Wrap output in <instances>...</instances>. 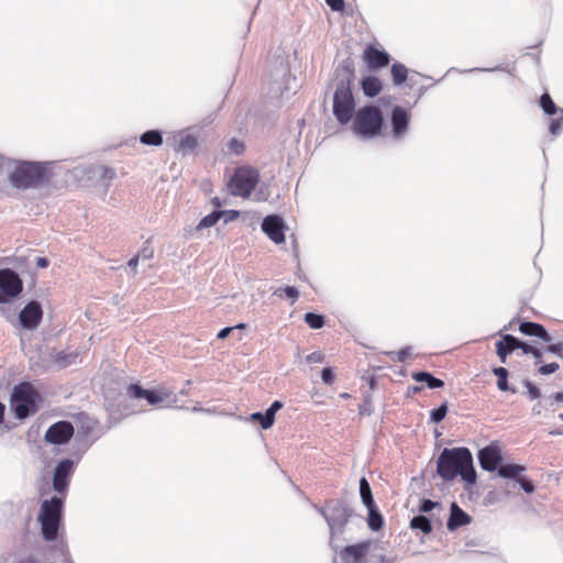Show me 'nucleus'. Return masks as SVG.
<instances>
[{
	"mask_svg": "<svg viewBox=\"0 0 563 563\" xmlns=\"http://www.w3.org/2000/svg\"><path fill=\"white\" fill-rule=\"evenodd\" d=\"M411 377L416 382L426 383L427 387L430 389L442 388L444 386L442 379L434 377L429 372H415Z\"/></svg>",
	"mask_w": 563,
	"mask_h": 563,
	"instance_id": "nucleus-23",
	"label": "nucleus"
},
{
	"mask_svg": "<svg viewBox=\"0 0 563 563\" xmlns=\"http://www.w3.org/2000/svg\"><path fill=\"white\" fill-rule=\"evenodd\" d=\"M553 398L558 402H563V393H556L553 395Z\"/></svg>",
	"mask_w": 563,
	"mask_h": 563,
	"instance_id": "nucleus-59",
	"label": "nucleus"
},
{
	"mask_svg": "<svg viewBox=\"0 0 563 563\" xmlns=\"http://www.w3.org/2000/svg\"><path fill=\"white\" fill-rule=\"evenodd\" d=\"M212 202H213V205H214V206H217V207H220V206H221V202L219 201V199H218V198H214V199L212 200Z\"/></svg>",
	"mask_w": 563,
	"mask_h": 563,
	"instance_id": "nucleus-63",
	"label": "nucleus"
},
{
	"mask_svg": "<svg viewBox=\"0 0 563 563\" xmlns=\"http://www.w3.org/2000/svg\"><path fill=\"white\" fill-rule=\"evenodd\" d=\"M563 121L561 120V117L559 119L552 120L550 123V133L553 136H556L562 129Z\"/></svg>",
	"mask_w": 563,
	"mask_h": 563,
	"instance_id": "nucleus-48",
	"label": "nucleus"
},
{
	"mask_svg": "<svg viewBox=\"0 0 563 563\" xmlns=\"http://www.w3.org/2000/svg\"><path fill=\"white\" fill-rule=\"evenodd\" d=\"M321 378H322V382L325 384V385H331L334 380V374H333V371L332 368L330 367H324L322 371H321Z\"/></svg>",
	"mask_w": 563,
	"mask_h": 563,
	"instance_id": "nucleus-45",
	"label": "nucleus"
},
{
	"mask_svg": "<svg viewBox=\"0 0 563 563\" xmlns=\"http://www.w3.org/2000/svg\"><path fill=\"white\" fill-rule=\"evenodd\" d=\"M319 511L329 525L331 533V545L336 549V545H334V540L336 536L343 533L345 525L349 522L353 515V510L344 501L332 500L327 504L325 508H322Z\"/></svg>",
	"mask_w": 563,
	"mask_h": 563,
	"instance_id": "nucleus-7",
	"label": "nucleus"
},
{
	"mask_svg": "<svg viewBox=\"0 0 563 563\" xmlns=\"http://www.w3.org/2000/svg\"><path fill=\"white\" fill-rule=\"evenodd\" d=\"M235 328H236V329H244V328H245V324H244V323H239Z\"/></svg>",
	"mask_w": 563,
	"mask_h": 563,
	"instance_id": "nucleus-64",
	"label": "nucleus"
},
{
	"mask_svg": "<svg viewBox=\"0 0 563 563\" xmlns=\"http://www.w3.org/2000/svg\"><path fill=\"white\" fill-rule=\"evenodd\" d=\"M477 459L484 471L495 472L503 461L501 450L497 444L492 443L478 451Z\"/></svg>",
	"mask_w": 563,
	"mask_h": 563,
	"instance_id": "nucleus-13",
	"label": "nucleus"
},
{
	"mask_svg": "<svg viewBox=\"0 0 563 563\" xmlns=\"http://www.w3.org/2000/svg\"><path fill=\"white\" fill-rule=\"evenodd\" d=\"M23 289L22 279L11 268L0 269V303H7L16 298Z\"/></svg>",
	"mask_w": 563,
	"mask_h": 563,
	"instance_id": "nucleus-9",
	"label": "nucleus"
},
{
	"mask_svg": "<svg viewBox=\"0 0 563 563\" xmlns=\"http://www.w3.org/2000/svg\"><path fill=\"white\" fill-rule=\"evenodd\" d=\"M128 394L130 397L135 399H146V401L152 406L159 405L166 400L169 402L176 401V396L170 393L144 389L136 384L129 386Z\"/></svg>",
	"mask_w": 563,
	"mask_h": 563,
	"instance_id": "nucleus-10",
	"label": "nucleus"
},
{
	"mask_svg": "<svg viewBox=\"0 0 563 563\" xmlns=\"http://www.w3.org/2000/svg\"><path fill=\"white\" fill-rule=\"evenodd\" d=\"M390 120L394 137L401 139L406 134L409 125V114L407 110L399 106L394 107Z\"/></svg>",
	"mask_w": 563,
	"mask_h": 563,
	"instance_id": "nucleus-17",
	"label": "nucleus"
},
{
	"mask_svg": "<svg viewBox=\"0 0 563 563\" xmlns=\"http://www.w3.org/2000/svg\"><path fill=\"white\" fill-rule=\"evenodd\" d=\"M472 518L456 503L451 505L450 517L446 527L450 531H454L460 527L466 526L471 522Z\"/></svg>",
	"mask_w": 563,
	"mask_h": 563,
	"instance_id": "nucleus-19",
	"label": "nucleus"
},
{
	"mask_svg": "<svg viewBox=\"0 0 563 563\" xmlns=\"http://www.w3.org/2000/svg\"><path fill=\"white\" fill-rule=\"evenodd\" d=\"M364 60L369 69L375 70L387 66L389 64L390 56L387 52L371 45L364 52Z\"/></svg>",
	"mask_w": 563,
	"mask_h": 563,
	"instance_id": "nucleus-18",
	"label": "nucleus"
},
{
	"mask_svg": "<svg viewBox=\"0 0 563 563\" xmlns=\"http://www.w3.org/2000/svg\"><path fill=\"white\" fill-rule=\"evenodd\" d=\"M493 373L497 377V387L500 391H511L512 394L517 393V389L510 387L508 384L509 372L506 367H495L493 368Z\"/></svg>",
	"mask_w": 563,
	"mask_h": 563,
	"instance_id": "nucleus-25",
	"label": "nucleus"
},
{
	"mask_svg": "<svg viewBox=\"0 0 563 563\" xmlns=\"http://www.w3.org/2000/svg\"><path fill=\"white\" fill-rule=\"evenodd\" d=\"M368 511L367 523L371 530L378 531L383 528L384 518L376 505L366 507Z\"/></svg>",
	"mask_w": 563,
	"mask_h": 563,
	"instance_id": "nucleus-26",
	"label": "nucleus"
},
{
	"mask_svg": "<svg viewBox=\"0 0 563 563\" xmlns=\"http://www.w3.org/2000/svg\"><path fill=\"white\" fill-rule=\"evenodd\" d=\"M369 547V541L346 545L340 551L339 559L342 563H365V556Z\"/></svg>",
	"mask_w": 563,
	"mask_h": 563,
	"instance_id": "nucleus-16",
	"label": "nucleus"
},
{
	"mask_svg": "<svg viewBox=\"0 0 563 563\" xmlns=\"http://www.w3.org/2000/svg\"><path fill=\"white\" fill-rule=\"evenodd\" d=\"M197 146V139L191 134H186L180 137L177 151L181 152L183 154H187L189 152H192Z\"/></svg>",
	"mask_w": 563,
	"mask_h": 563,
	"instance_id": "nucleus-32",
	"label": "nucleus"
},
{
	"mask_svg": "<svg viewBox=\"0 0 563 563\" xmlns=\"http://www.w3.org/2000/svg\"><path fill=\"white\" fill-rule=\"evenodd\" d=\"M559 367H560L559 364L555 362L549 363V364L542 365L539 368V373L542 375H550V374L555 373L559 369Z\"/></svg>",
	"mask_w": 563,
	"mask_h": 563,
	"instance_id": "nucleus-46",
	"label": "nucleus"
},
{
	"mask_svg": "<svg viewBox=\"0 0 563 563\" xmlns=\"http://www.w3.org/2000/svg\"><path fill=\"white\" fill-rule=\"evenodd\" d=\"M224 214L223 211H212L211 213H209L208 216L203 217L199 223L197 224V227L195 228V231L196 232H199L203 229H207V228H211L213 227L219 220L220 218Z\"/></svg>",
	"mask_w": 563,
	"mask_h": 563,
	"instance_id": "nucleus-29",
	"label": "nucleus"
},
{
	"mask_svg": "<svg viewBox=\"0 0 563 563\" xmlns=\"http://www.w3.org/2000/svg\"><path fill=\"white\" fill-rule=\"evenodd\" d=\"M440 504L437 501H433L431 499L423 498L419 506V511L422 514H427L432 511L435 507H439Z\"/></svg>",
	"mask_w": 563,
	"mask_h": 563,
	"instance_id": "nucleus-42",
	"label": "nucleus"
},
{
	"mask_svg": "<svg viewBox=\"0 0 563 563\" xmlns=\"http://www.w3.org/2000/svg\"><path fill=\"white\" fill-rule=\"evenodd\" d=\"M139 260H140V255H135L133 256L129 262H128V268L130 269V272L135 275L137 273V264H139Z\"/></svg>",
	"mask_w": 563,
	"mask_h": 563,
	"instance_id": "nucleus-51",
	"label": "nucleus"
},
{
	"mask_svg": "<svg viewBox=\"0 0 563 563\" xmlns=\"http://www.w3.org/2000/svg\"><path fill=\"white\" fill-rule=\"evenodd\" d=\"M540 107L542 108L544 113H547L549 115H553L558 112L560 113V110H561L556 107V104L552 100L551 96L547 92L540 97Z\"/></svg>",
	"mask_w": 563,
	"mask_h": 563,
	"instance_id": "nucleus-34",
	"label": "nucleus"
},
{
	"mask_svg": "<svg viewBox=\"0 0 563 563\" xmlns=\"http://www.w3.org/2000/svg\"><path fill=\"white\" fill-rule=\"evenodd\" d=\"M250 420L253 422L260 423L261 428L264 430H267L272 427V423H271L269 419H267V416L265 412H260V411L253 412L250 416Z\"/></svg>",
	"mask_w": 563,
	"mask_h": 563,
	"instance_id": "nucleus-39",
	"label": "nucleus"
},
{
	"mask_svg": "<svg viewBox=\"0 0 563 563\" xmlns=\"http://www.w3.org/2000/svg\"><path fill=\"white\" fill-rule=\"evenodd\" d=\"M274 295L278 296L279 298H284V297L290 298L291 301L295 302L299 297V291L297 290V288H295L292 286H286V287L277 288L274 291Z\"/></svg>",
	"mask_w": 563,
	"mask_h": 563,
	"instance_id": "nucleus-36",
	"label": "nucleus"
},
{
	"mask_svg": "<svg viewBox=\"0 0 563 563\" xmlns=\"http://www.w3.org/2000/svg\"><path fill=\"white\" fill-rule=\"evenodd\" d=\"M283 408V402L279 400L273 401V404L266 409L265 413L267 416V419H269L272 426L275 421V415L278 410Z\"/></svg>",
	"mask_w": 563,
	"mask_h": 563,
	"instance_id": "nucleus-41",
	"label": "nucleus"
},
{
	"mask_svg": "<svg viewBox=\"0 0 563 563\" xmlns=\"http://www.w3.org/2000/svg\"><path fill=\"white\" fill-rule=\"evenodd\" d=\"M517 483L520 485V487L527 493V494H532L536 489L533 483L529 479H527L526 477H518V481Z\"/></svg>",
	"mask_w": 563,
	"mask_h": 563,
	"instance_id": "nucleus-44",
	"label": "nucleus"
},
{
	"mask_svg": "<svg viewBox=\"0 0 563 563\" xmlns=\"http://www.w3.org/2000/svg\"><path fill=\"white\" fill-rule=\"evenodd\" d=\"M234 328L232 327H225L223 329H221L218 334H217V338L220 339V340H223L225 339L233 330Z\"/></svg>",
	"mask_w": 563,
	"mask_h": 563,
	"instance_id": "nucleus-56",
	"label": "nucleus"
},
{
	"mask_svg": "<svg viewBox=\"0 0 563 563\" xmlns=\"http://www.w3.org/2000/svg\"><path fill=\"white\" fill-rule=\"evenodd\" d=\"M390 71H391L393 81L396 86H399L406 81L407 75H408V69L405 65H402L400 63H394L391 65Z\"/></svg>",
	"mask_w": 563,
	"mask_h": 563,
	"instance_id": "nucleus-30",
	"label": "nucleus"
},
{
	"mask_svg": "<svg viewBox=\"0 0 563 563\" xmlns=\"http://www.w3.org/2000/svg\"><path fill=\"white\" fill-rule=\"evenodd\" d=\"M60 551H62V555L64 556V563H70V560L67 556V553H65L64 548H62Z\"/></svg>",
	"mask_w": 563,
	"mask_h": 563,
	"instance_id": "nucleus-61",
	"label": "nucleus"
},
{
	"mask_svg": "<svg viewBox=\"0 0 563 563\" xmlns=\"http://www.w3.org/2000/svg\"><path fill=\"white\" fill-rule=\"evenodd\" d=\"M383 125L380 110L375 106H365L355 113L352 131L356 136L369 140L382 134Z\"/></svg>",
	"mask_w": 563,
	"mask_h": 563,
	"instance_id": "nucleus-4",
	"label": "nucleus"
},
{
	"mask_svg": "<svg viewBox=\"0 0 563 563\" xmlns=\"http://www.w3.org/2000/svg\"><path fill=\"white\" fill-rule=\"evenodd\" d=\"M448 413V404L443 402L438 408L431 410L430 412V420L434 423L441 422Z\"/></svg>",
	"mask_w": 563,
	"mask_h": 563,
	"instance_id": "nucleus-38",
	"label": "nucleus"
},
{
	"mask_svg": "<svg viewBox=\"0 0 563 563\" xmlns=\"http://www.w3.org/2000/svg\"><path fill=\"white\" fill-rule=\"evenodd\" d=\"M64 503L60 497L54 496L41 504L38 521L44 540L54 541L57 539L63 517Z\"/></svg>",
	"mask_w": 563,
	"mask_h": 563,
	"instance_id": "nucleus-3",
	"label": "nucleus"
},
{
	"mask_svg": "<svg viewBox=\"0 0 563 563\" xmlns=\"http://www.w3.org/2000/svg\"><path fill=\"white\" fill-rule=\"evenodd\" d=\"M95 175L106 180V186L115 177V172L112 168H108L106 166H98L95 168Z\"/></svg>",
	"mask_w": 563,
	"mask_h": 563,
	"instance_id": "nucleus-37",
	"label": "nucleus"
},
{
	"mask_svg": "<svg viewBox=\"0 0 563 563\" xmlns=\"http://www.w3.org/2000/svg\"><path fill=\"white\" fill-rule=\"evenodd\" d=\"M305 321L311 329H320L324 325V317L314 312H307Z\"/></svg>",
	"mask_w": 563,
	"mask_h": 563,
	"instance_id": "nucleus-35",
	"label": "nucleus"
},
{
	"mask_svg": "<svg viewBox=\"0 0 563 563\" xmlns=\"http://www.w3.org/2000/svg\"><path fill=\"white\" fill-rule=\"evenodd\" d=\"M243 147V144L236 139H231L229 142V148L236 154L241 153Z\"/></svg>",
	"mask_w": 563,
	"mask_h": 563,
	"instance_id": "nucleus-50",
	"label": "nucleus"
},
{
	"mask_svg": "<svg viewBox=\"0 0 563 563\" xmlns=\"http://www.w3.org/2000/svg\"><path fill=\"white\" fill-rule=\"evenodd\" d=\"M46 176V167L35 162H19L9 174L10 184L16 189H27L38 186Z\"/></svg>",
	"mask_w": 563,
	"mask_h": 563,
	"instance_id": "nucleus-6",
	"label": "nucleus"
},
{
	"mask_svg": "<svg viewBox=\"0 0 563 563\" xmlns=\"http://www.w3.org/2000/svg\"><path fill=\"white\" fill-rule=\"evenodd\" d=\"M4 410H5V406L2 402H0V424L3 421Z\"/></svg>",
	"mask_w": 563,
	"mask_h": 563,
	"instance_id": "nucleus-58",
	"label": "nucleus"
},
{
	"mask_svg": "<svg viewBox=\"0 0 563 563\" xmlns=\"http://www.w3.org/2000/svg\"><path fill=\"white\" fill-rule=\"evenodd\" d=\"M324 361V355L321 352H312L306 357V362L308 364H317L322 363Z\"/></svg>",
	"mask_w": 563,
	"mask_h": 563,
	"instance_id": "nucleus-47",
	"label": "nucleus"
},
{
	"mask_svg": "<svg viewBox=\"0 0 563 563\" xmlns=\"http://www.w3.org/2000/svg\"><path fill=\"white\" fill-rule=\"evenodd\" d=\"M262 230L276 244L285 241V222L277 214H271L264 218Z\"/></svg>",
	"mask_w": 563,
	"mask_h": 563,
	"instance_id": "nucleus-15",
	"label": "nucleus"
},
{
	"mask_svg": "<svg viewBox=\"0 0 563 563\" xmlns=\"http://www.w3.org/2000/svg\"><path fill=\"white\" fill-rule=\"evenodd\" d=\"M412 393H420L422 390L421 386H413L411 387Z\"/></svg>",
	"mask_w": 563,
	"mask_h": 563,
	"instance_id": "nucleus-62",
	"label": "nucleus"
},
{
	"mask_svg": "<svg viewBox=\"0 0 563 563\" xmlns=\"http://www.w3.org/2000/svg\"><path fill=\"white\" fill-rule=\"evenodd\" d=\"M519 331L525 335L539 338L543 342H551L552 340L547 329L537 322L523 321L519 324Z\"/></svg>",
	"mask_w": 563,
	"mask_h": 563,
	"instance_id": "nucleus-20",
	"label": "nucleus"
},
{
	"mask_svg": "<svg viewBox=\"0 0 563 563\" xmlns=\"http://www.w3.org/2000/svg\"><path fill=\"white\" fill-rule=\"evenodd\" d=\"M362 90L366 97L374 98L382 91V82L375 76L364 77L362 82Z\"/></svg>",
	"mask_w": 563,
	"mask_h": 563,
	"instance_id": "nucleus-22",
	"label": "nucleus"
},
{
	"mask_svg": "<svg viewBox=\"0 0 563 563\" xmlns=\"http://www.w3.org/2000/svg\"><path fill=\"white\" fill-rule=\"evenodd\" d=\"M360 495L365 507H373L376 505L372 494V488L365 477L360 479Z\"/></svg>",
	"mask_w": 563,
	"mask_h": 563,
	"instance_id": "nucleus-28",
	"label": "nucleus"
},
{
	"mask_svg": "<svg viewBox=\"0 0 563 563\" xmlns=\"http://www.w3.org/2000/svg\"><path fill=\"white\" fill-rule=\"evenodd\" d=\"M523 385L528 389V395L530 399H537L541 396L540 389L530 380L526 379L523 380Z\"/></svg>",
	"mask_w": 563,
	"mask_h": 563,
	"instance_id": "nucleus-43",
	"label": "nucleus"
},
{
	"mask_svg": "<svg viewBox=\"0 0 563 563\" xmlns=\"http://www.w3.org/2000/svg\"><path fill=\"white\" fill-rule=\"evenodd\" d=\"M519 346V339L511 335L505 334L501 340L496 343V353L500 358L501 363H506L507 355Z\"/></svg>",
	"mask_w": 563,
	"mask_h": 563,
	"instance_id": "nucleus-21",
	"label": "nucleus"
},
{
	"mask_svg": "<svg viewBox=\"0 0 563 563\" xmlns=\"http://www.w3.org/2000/svg\"><path fill=\"white\" fill-rule=\"evenodd\" d=\"M563 350L562 343L551 344L547 347V351L553 354H560Z\"/></svg>",
	"mask_w": 563,
	"mask_h": 563,
	"instance_id": "nucleus-55",
	"label": "nucleus"
},
{
	"mask_svg": "<svg viewBox=\"0 0 563 563\" xmlns=\"http://www.w3.org/2000/svg\"><path fill=\"white\" fill-rule=\"evenodd\" d=\"M325 2L333 11H342L344 8V0H325Z\"/></svg>",
	"mask_w": 563,
	"mask_h": 563,
	"instance_id": "nucleus-49",
	"label": "nucleus"
},
{
	"mask_svg": "<svg viewBox=\"0 0 563 563\" xmlns=\"http://www.w3.org/2000/svg\"><path fill=\"white\" fill-rule=\"evenodd\" d=\"M518 349H520L523 354H531L534 347L519 340Z\"/></svg>",
	"mask_w": 563,
	"mask_h": 563,
	"instance_id": "nucleus-54",
	"label": "nucleus"
},
{
	"mask_svg": "<svg viewBox=\"0 0 563 563\" xmlns=\"http://www.w3.org/2000/svg\"><path fill=\"white\" fill-rule=\"evenodd\" d=\"M43 317L42 306L38 301H30L19 313V322L27 330L35 329Z\"/></svg>",
	"mask_w": 563,
	"mask_h": 563,
	"instance_id": "nucleus-14",
	"label": "nucleus"
},
{
	"mask_svg": "<svg viewBox=\"0 0 563 563\" xmlns=\"http://www.w3.org/2000/svg\"><path fill=\"white\" fill-rule=\"evenodd\" d=\"M531 355L539 361L541 358V352L538 349H533V353Z\"/></svg>",
	"mask_w": 563,
	"mask_h": 563,
	"instance_id": "nucleus-60",
	"label": "nucleus"
},
{
	"mask_svg": "<svg viewBox=\"0 0 563 563\" xmlns=\"http://www.w3.org/2000/svg\"><path fill=\"white\" fill-rule=\"evenodd\" d=\"M411 354V347L406 346L397 352H389L388 355L395 362L404 363Z\"/></svg>",
	"mask_w": 563,
	"mask_h": 563,
	"instance_id": "nucleus-40",
	"label": "nucleus"
},
{
	"mask_svg": "<svg viewBox=\"0 0 563 563\" xmlns=\"http://www.w3.org/2000/svg\"><path fill=\"white\" fill-rule=\"evenodd\" d=\"M78 357L77 352L60 351L55 356V363L60 367H66L76 362Z\"/></svg>",
	"mask_w": 563,
	"mask_h": 563,
	"instance_id": "nucleus-33",
	"label": "nucleus"
},
{
	"mask_svg": "<svg viewBox=\"0 0 563 563\" xmlns=\"http://www.w3.org/2000/svg\"><path fill=\"white\" fill-rule=\"evenodd\" d=\"M336 87L333 95V114L342 125L355 114V100L351 85L355 78V65L351 58L341 60L335 68Z\"/></svg>",
	"mask_w": 563,
	"mask_h": 563,
	"instance_id": "nucleus-1",
	"label": "nucleus"
},
{
	"mask_svg": "<svg viewBox=\"0 0 563 563\" xmlns=\"http://www.w3.org/2000/svg\"><path fill=\"white\" fill-rule=\"evenodd\" d=\"M154 251L150 247H144L137 255L143 260H150L153 257Z\"/></svg>",
	"mask_w": 563,
	"mask_h": 563,
	"instance_id": "nucleus-53",
	"label": "nucleus"
},
{
	"mask_svg": "<svg viewBox=\"0 0 563 563\" xmlns=\"http://www.w3.org/2000/svg\"><path fill=\"white\" fill-rule=\"evenodd\" d=\"M224 214L227 218H225V223L229 222V221H233L235 219H238V217L240 216V212L236 211V210H227V211H223Z\"/></svg>",
	"mask_w": 563,
	"mask_h": 563,
	"instance_id": "nucleus-52",
	"label": "nucleus"
},
{
	"mask_svg": "<svg viewBox=\"0 0 563 563\" xmlns=\"http://www.w3.org/2000/svg\"><path fill=\"white\" fill-rule=\"evenodd\" d=\"M41 397L30 383H20L14 386L11 394V409L16 419L23 420L38 410L37 401Z\"/></svg>",
	"mask_w": 563,
	"mask_h": 563,
	"instance_id": "nucleus-5",
	"label": "nucleus"
},
{
	"mask_svg": "<svg viewBox=\"0 0 563 563\" xmlns=\"http://www.w3.org/2000/svg\"><path fill=\"white\" fill-rule=\"evenodd\" d=\"M260 174L251 167L238 168L230 181L231 192L234 196L249 197L256 187Z\"/></svg>",
	"mask_w": 563,
	"mask_h": 563,
	"instance_id": "nucleus-8",
	"label": "nucleus"
},
{
	"mask_svg": "<svg viewBox=\"0 0 563 563\" xmlns=\"http://www.w3.org/2000/svg\"><path fill=\"white\" fill-rule=\"evenodd\" d=\"M526 471V467L519 464H503L500 463L497 473L498 476L507 479H516L520 477V474Z\"/></svg>",
	"mask_w": 563,
	"mask_h": 563,
	"instance_id": "nucleus-24",
	"label": "nucleus"
},
{
	"mask_svg": "<svg viewBox=\"0 0 563 563\" xmlns=\"http://www.w3.org/2000/svg\"><path fill=\"white\" fill-rule=\"evenodd\" d=\"M437 473L445 482L453 481L457 475L468 484L476 482L473 455L467 448L443 449L437 461Z\"/></svg>",
	"mask_w": 563,
	"mask_h": 563,
	"instance_id": "nucleus-2",
	"label": "nucleus"
},
{
	"mask_svg": "<svg viewBox=\"0 0 563 563\" xmlns=\"http://www.w3.org/2000/svg\"><path fill=\"white\" fill-rule=\"evenodd\" d=\"M410 528L412 530H419L423 534H428L432 531L430 519L423 515L415 516L410 521Z\"/></svg>",
	"mask_w": 563,
	"mask_h": 563,
	"instance_id": "nucleus-27",
	"label": "nucleus"
},
{
	"mask_svg": "<svg viewBox=\"0 0 563 563\" xmlns=\"http://www.w3.org/2000/svg\"><path fill=\"white\" fill-rule=\"evenodd\" d=\"M73 472L74 462L70 459L58 462L53 473V488L56 493L65 494L67 492Z\"/></svg>",
	"mask_w": 563,
	"mask_h": 563,
	"instance_id": "nucleus-11",
	"label": "nucleus"
},
{
	"mask_svg": "<svg viewBox=\"0 0 563 563\" xmlns=\"http://www.w3.org/2000/svg\"><path fill=\"white\" fill-rule=\"evenodd\" d=\"M74 435V427L69 421L60 420L53 423L45 432L44 439L52 444H65Z\"/></svg>",
	"mask_w": 563,
	"mask_h": 563,
	"instance_id": "nucleus-12",
	"label": "nucleus"
},
{
	"mask_svg": "<svg viewBox=\"0 0 563 563\" xmlns=\"http://www.w3.org/2000/svg\"><path fill=\"white\" fill-rule=\"evenodd\" d=\"M140 141L145 145L158 146L163 143V136L158 130H150L141 135Z\"/></svg>",
	"mask_w": 563,
	"mask_h": 563,
	"instance_id": "nucleus-31",
	"label": "nucleus"
},
{
	"mask_svg": "<svg viewBox=\"0 0 563 563\" xmlns=\"http://www.w3.org/2000/svg\"><path fill=\"white\" fill-rule=\"evenodd\" d=\"M36 265L40 268H46L48 266V260L45 257H37Z\"/></svg>",
	"mask_w": 563,
	"mask_h": 563,
	"instance_id": "nucleus-57",
	"label": "nucleus"
}]
</instances>
